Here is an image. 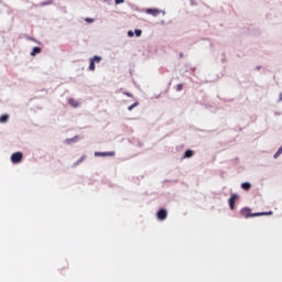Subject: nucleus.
Wrapping results in <instances>:
<instances>
[{"label": "nucleus", "mask_w": 282, "mask_h": 282, "mask_svg": "<svg viewBox=\"0 0 282 282\" xmlns=\"http://www.w3.org/2000/svg\"><path fill=\"white\" fill-rule=\"evenodd\" d=\"M10 160L12 164H21L23 162V152L18 151L12 153Z\"/></svg>", "instance_id": "f257e3e1"}, {"label": "nucleus", "mask_w": 282, "mask_h": 282, "mask_svg": "<svg viewBox=\"0 0 282 282\" xmlns=\"http://www.w3.org/2000/svg\"><path fill=\"white\" fill-rule=\"evenodd\" d=\"M166 217H169V210L162 207L156 212V218L159 221H165Z\"/></svg>", "instance_id": "f03ea898"}, {"label": "nucleus", "mask_w": 282, "mask_h": 282, "mask_svg": "<svg viewBox=\"0 0 282 282\" xmlns=\"http://www.w3.org/2000/svg\"><path fill=\"white\" fill-rule=\"evenodd\" d=\"M238 199H239V194L234 193L230 195V197L228 198V204H229L230 210H235V204H237Z\"/></svg>", "instance_id": "7ed1b4c3"}, {"label": "nucleus", "mask_w": 282, "mask_h": 282, "mask_svg": "<svg viewBox=\"0 0 282 282\" xmlns=\"http://www.w3.org/2000/svg\"><path fill=\"white\" fill-rule=\"evenodd\" d=\"M240 215L245 217V219L252 218V209L250 207H243L240 209Z\"/></svg>", "instance_id": "20e7f679"}, {"label": "nucleus", "mask_w": 282, "mask_h": 282, "mask_svg": "<svg viewBox=\"0 0 282 282\" xmlns=\"http://www.w3.org/2000/svg\"><path fill=\"white\" fill-rule=\"evenodd\" d=\"M115 155L116 151L95 152V158H113Z\"/></svg>", "instance_id": "39448f33"}, {"label": "nucleus", "mask_w": 282, "mask_h": 282, "mask_svg": "<svg viewBox=\"0 0 282 282\" xmlns=\"http://www.w3.org/2000/svg\"><path fill=\"white\" fill-rule=\"evenodd\" d=\"M193 155H195V151L187 149L185 150L182 160H189V158H193Z\"/></svg>", "instance_id": "423d86ee"}, {"label": "nucleus", "mask_w": 282, "mask_h": 282, "mask_svg": "<svg viewBox=\"0 0 282 282\" xmlns=\"http://www.w3.org/2000/svg\"><path fill=\"white\" fill-rule=\"evenodd\" d=\"M161 10L155 8H149L145 10L147 14H151L152 17H158L160 14Z\"/></svg>", "instance_id": "0eeeda50"}, {"label": "nucleus", "mask_w": 282, "mask_h": 282, "mask_svg": "<svg viewBox=\"0 0 282 282\" xmlns=\"http://www.w3.org/2000/svg\"><path fill=\"white\" fill-rule=\"evenodd\" d=\"M78 140H80V137L75 135L73 138L66 139L64 141V144H75V142H78Z\"/></svg>", "instance_id": "6e6552de"}, {"label": "nucleus", "mask_w": 282, "mask_h": 282, "mask_svg": "<svg viewBox=\"0 0 282 282\" xmlns=\"http://www.w3.org/2000/svg\"><path fill=\"white\" fill-rule=\"evenodd\" d=\"M43 52V48L41 46H34L30 53V56H37V54H41Z\"/></svg>", "instance_id": "1a4fd4ad"}, {"label": "nucleus", "mask_w": 282, "mask_h": 282, "mask_svg": "<svg viewBox=\"0 0 282 282\" xmlns=\"http://www.w3.org/2000/svg\"><path fill=\"white\" fill-rule=\"evenodd\" d=\"M10 120V115L3 113L0 116V124H6Z\"/></svg>", "instance_id": "9d476101"}, {"label": "nucleus", "mask_w": 282, "mask_h": 282, "mask_svg": "<svg viewBox=\"0 0 282 282\" xmlns=\"http://www.w3.org/2000/svg\"><path fill=\"white\" fill-rule=\"evenodd\" d=\"M240 188H242V191H250V188H252V183L243 182L241 183Z\"/></svg>", "instance_id": "9b49d317"}, {"label": "nucleus", "mask_w": 282, "mask_h": 282, "mask_svg": "<svg viewBox=\"0 0 282 282\" xmlns=\"http://www.w3.org/2000/svg\"><path fill=\"white\" fill-rule=\"evenodd\" d=\"M88 69H89L90 72H96V62H93V59H89Z\"/></svg>", "instance_id": "f8f14e48"}, {"label": "nucleus", "mask_w": 282, "mask_h": 282, "mask_svg": "<svg viewBox=\"0 0 282 282\" xmlns=\"http://www.w3.org/2000/svg\"><path fill=\"white\" fill-rule=\"evenodd\" d=\"M54 3V0H46V1H42L41 3H40V6L42 7V8H45V6H52Z\"/></svg>", "instance_id": "ddd939ff"}, {"label": "nucleus", "mask_w": 282, "mask_h": 282, "mask_svg": "<svg viewBox=\"0 0 282 282\" xmlns=\"http://www.w3.org/2000/svg\"><path fill=\"white\" fill-rule=\"evenodd\" d=\"M26 41H33V43H37V45H41V42H39L35 37H32L30 35H24Z\"/></svg>", "instance_id": "4468645a"}, {"label": "nucleus", "mask_w": 282, "mask_h": 282, "mask_svg": "<svg viewBox=\"0 0 282 282\" xmlns=\"http://www.w3.org/2000/svg\"><path fill=\"white\" fill-rule=\"evenodd\" d=\"M90 61H93L94 63H100V61H102V56L99 55H94Z\"/></svg>", "instance_id": "2eb2a0df"}, {"label": "nucleus", "mask_w": 282, "mask_h": 282, "mask_svg": "<svg viewBox=\"0 0 282 282\" xmlns=\"http://www.w3.org/2000/svg\"><path fill=\"white\" fill-rule=\"evenodd\" d=\"M68 105H70V107H78V101H76L74 98H69Z\"/></svg>", "instance_id": "dca6fc26"}, {"label": "nucleus", "mask_w": 282, "mask_h": 282, "mask_svg": "<svg viewBox=\"0 0 282 282\" xmlns=\"http://www.w3.org/2000/svg\"><path fill=\"white\" fill-rule=\"evenodd\" d=\"M138 105H140V102L139 101H134L132 105H130L128 107V111H133V109H135V107H138Z\"/></svg>", "instance_id": "f3484780"}, {"label": "nucleus", "mask_w": 282, "mask_h": 282, "mask_svg": "<svg viewBox=\"0 0 282 282\" xmlns=\"http://www.w3.org/2000/svg\"><path fill=\"white\" fill-rule=\"evenodd\" d=\"M134 36H137V39H140V36H142V30L141 29H135L134 30Z\"/></svg>", "instance_id": "a211bd4d"}, {"label": "nucleus", "mask_w": 282, "mask_h": 282, "mask_svg": "<svg viewBox=\"0 0 282 282\" xmlns=\"http://www.w3.org/2000/svg\"><path fill=\"white\" fill-rule=\"evenodd\" d=\"M252 217H263V212L251 213V218Z\"/></svg>", "instance_id": "6ab92c4d"}, {"label": "nucleus", "mask_w": 282, "mask_h": 282, "mask_svg": "<svg viewBox=\"0 0 282 282\" xmlns=\"http://www.w3.org/2000/svg\"><path fill=\"white\" fill-rule=\"evenodd\" d=\"M85 155H83L80 159H78L75 163H74V166H78V164H80L82 162L85 161Z\"/></svg>", "instance_id": "aec40b11"}, {"label": "nucleus", "mask_w": 282, "mask_h": 282, "mask_svg": "<svg viewBox=\"0 0 282 282\" xmlns=\"http://www.w3.org/2000/svg\"><path fill=\"white\" fill-rule=\"evenodd\" d=\"M182 89H184V84H177L176 91H182Z\"/></svg>", "instance_id": "412c9836"}, {"label": "nucleus", "mask_w": 282, "mask_h": 282, "mask_svg": "<svg viewBox=\"0 0 282 282\" xmlns=\"http://www.w3.org/2000/svg\"><path fill=\"white\" fill-rule=\"evenodd\" d=\"M127 34H128L129 39H133V36H134V32L132 30H129Z\"/></svg>", "instance_id": "4be33fe9"}, {"label": "nucleus", "mask_w": 282, "mask_h": 282, "mask_svg": "<svg viewBox=\"0 0 282 282\" xmlns=\"http://www.w3.org/2000/svg\"><path fill=\"white\" fill-rule=\"evenodd\" d=\"M268 215H273V212L272 210H269V212H262V217H265Z\"/></svg>", "instance_id": "5701e85b"}, {"label": "nucleus", "mask_w": 282, "mask_h": 282, "mask_svg": "<svg viewBox=\"0 0 282 282\" xmlns=\"http://www.w3.org/2000/svg\"><path fill=\"white\" fill-rule=\"evenodd\" d=\"M85 21L86 23H94V18H86Z\"/></svg>", "instance_id": "b1692460"}, {"label": "nucleus", "mask_w": 282, "mask_h": 282, "mask_svg": "<svg viewBox=\"0 0 282 282\" xmlns=\"http://www.w3.org/2000/svg\"><path fill=\"white\" fill-rule=\"evenodd\" d=\"M120 3H124V0H115L116 6H120Z\"/></svg>", "instance_id": "393cba45"}, {"label": "nucleus", "mask_w": 282, "mask_h": 282, "mask_svg": "<svg viewBox=\"0 0 282 282\" xmlns=\"http://www.w3.org/2000/svg\"><path fill=\"white\" fill-rule=\"evenodd\" d=\"M124 96H128V98H133V95L131 93L126 91Z\"/></svg>", "instance_id": "a878e982"}, {"label": "nucleus", "mask_w": 282, "mask_h": 282, "mask_svg": "<svg viewBox=\"0 0 282 282\" xmlns=\"http://www.w3.org/2000/svg\"><path fill=\"white\" fill-rule=\"evenodd\" d=\"M278 158H281V154H279L278 152L274 153L273 159L276 160Z\"/></svg>", "instance_id": "bb28decb"}, {"label": "nucleus", "mask_w": 282, "mask_h": 282, "mask_svg": "<svg viewBox=\"0 0 282 282\" xmlns=\"http://www.w3.org/2000/svg\"><path fill=\"white\" fill-rule=\"evenodd\" d=\"M279 100H280V102L282 101V93H280V95H279Z\"/></svg>", "instance_id": "cd10ccee"}, {"label": "nucleus", "mask_w": 282, "mask_h": 282, "mask_svg": "<svg viewBox=\"0 0 282 282\" xmlns=\"http://www.w3.org/2000/svg\"><path fill=\"white\" fill-rule=\"evenodd\" d=\"M276 153L280 154V155L282 154V151H281L280 148L278 149Z\"/></svg>", "instance_id": "c85d7f7f"}, {"label": "nucleus", "mask_w": 282, "mask_h": 282, "mask_svg": "<svg viewBox=\"0 0 282 282\" xmlns=\"http://www.w3.org/2000/svg\"><path fill=\"white\" fill-rule=\"evenodd\" d=\"M138 147H144V143L139 142V143H138Z\"/></svg>", "instance_id": "c756f323"}, {"label": "nucleus", "mask_w": 282, "mask_h": 282, "mask_svg": "<svg viewBox=\"0 0 282 282\" xmlns=\"http://www.w3.org/2000/svg\"><path fill=\"white\" fill-rule=\"evenodd\" d=\"M180 58H184V53H180Z\"/></svg>", "instance_id": "7c9ffc66"}, {"label": "nucleus", "mask_w": 282, "mask_h": 282, "mask_svg": "<svg viewBox=\"0 0 282 282\" xmlns=\"http://www.w3.org/2000/svg\"><path fill=\"white\" fill-rule=\"evenodd\" d=\"M234 162H239V158H236V159L234 160Z\"/></svg>", "instance_id": "2f4dec72"}, {"label": "nucleus", "mask_w": 282, "mask_h": 282, "mask_svg": "<svg viewBox=\"0 0 282 282\" xmlns=\"http://www.w3.org/2000/svg\"><path fill=\"white\" fill-rule=\"evenodd\" d=\"M161 13L163 14V17H164V14H166V12H165V11H162V10H161Z\"/></svg>", "instance_id": "473e14b6"}, {"label": "nucleus", "mask_w": 282, "mask_h": 282, "mask_svg": "<svg viewBox=\"0 0 282 282\" xmlns=\"http://www.w3.org/2000/svg\"><path fill=\"white\" fill-rule=\"evenodd\" d=\"M164 24H165V22H164V20H162V21H161V25H164Z\"/></svg>", "instance_id": "72a5a7b5"}, {"label": "nucleus", "mask_w": 282, "mask_h": 282, "mask_svg": "<svg viewBox=\"0 0 282 282\" xmlns=\"http://www.w3.org/2000/svg\"><path fill=\"white\" fill-rule=\"evenodd\" d=\"M105 3H109V0H104Z\"/></svg>", "instance_id": "f704fd0d"}, {"label": "nucleus", "mask_w": 282, "mask_h": 282, "mask_svg": "<svg viewBox=\"0 0 282 282\" xmlns=\"http://www.w3.org/2000/svg\"><path fill=\"white\" fill-rule=\"evenodd\" d=\"M256 69H261V66H257Z\"/></svg>", "instance_id": "c9c22d12"}, {"label": "nucleus", "mask_w": 282, "mask_h": 282, "mask_svg": "<svg viewBox=\"0 0 282 282\" xmlns=\"http://www.w3.org/2000/svg\"><path fill=\"white\" fill-rule=\"evenodd\" d=\"M155 98L159 99V98H160V95H156Z\"/></svg>", "instance_id": "e433bc0d"}, {"label": "nucleus", "mask_w": 282, "mask_h": 282, "mask_svg": "<svg viewBox=\"0 0 282 282\" xmlns=\"http://www.w3.org/2000/svg\"><path fill=\"white\" fill-rule=\"evenodd\" d=\"M192 72H195V68H192Z\"/></svg>", "instance_id": "4c0bfd02"}, {"label": "nucleus", "mask_w": 282, "mask_h": 282, "mask_svg": "<svg viewBox=\"0 0 282 282\" xmlns=\"http://www.w3.org/2000/svg\"><path fill=\"white\" fill-rule=\"evenodd\" d=\"M242 130H243L242 128L239 129V131H242Z\"/></svg>", "instance_id": "58836bf2"}]
</instances>
